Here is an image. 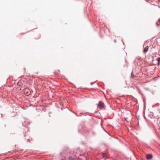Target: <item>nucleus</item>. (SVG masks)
<instances>
[{
	"label": "nucleus",
	"instance_id": "f257e3e1",
	"mask_svg": "<svg viewBox=\"0 0 160 160\" xmlns=\"http://www.w3.org/2000/svg\"><path fill=\"white\" fill-rule=\"evenodd\" d=\"M24 92L26 95H29L30 93V91L28 88H26L24 90Z\"/></svg>",
	"mask_w": 160,
	"mask_h": 160
},
{
	"label": "nucleus",
	"instance_id": "20e7f679",
	"mask_svg": "<svg viewBox=\"0 0 160 160\" xmlns=\"http://www.w3.org/2000/svg\"><path fill=\"white\" fill-rule=\"evenodd\" d=\"M152 158V156L151 154H148L147 156V158L148 159H151Z\"/></svg>",
	"mask_w": 160,
	"mask_h": 160
},
{
	"label": "nucleus",
	"instance_id": "7ed1b4c3",
	"mask_svg": "<svg viewBox=\"0 0 160 160\" xmlns=\"http://www.w3.org/2000/svg\"><path fill=\"white\" fill-rule=\"evenodd\" d=\"M148 49V46L144 48L143 50V52L145 53H146Z\"/></svg>",
	"mask_w": 160,
	"mask_h": 160
},
{
	"label": "nucleus",
	"instance_id": "39448f33",
	"mask_svg": "<svg viewBox=\"0 0 160 160\" xmlns=\"http://www.w3.org/2000/svg\"><path fill=\"white\" fill-rule=\"evenodd\" d=\"M157 25L159 26L160 25V19L158 20V22H157Z\"/></svg>",
	"mask_w": 160,
	"mask_h": 160
},
{
	"label": "nucleus",
	"instance_id": "423d86ee",
	"mask_svg": "<svg viewBox=\"0 0 160 160\" xmlns=\"http://www.w3.org/2000/svg\"><path fill=\"white\" fill-rule=\"evenodd\" d=\"M157 60L158 61V62H160V58H158L157 59Z\"/></svg>",
	"mask_w": 160,
	"mask_h": 160
},
{
	"label": "nucleus",
	"instance_id": "0eeeda50",
	"mask_svg": "<svg viewBox=\"0 0 160 160\" xmlns=\"http://www.w3.org/2000/svg\"><path fill=\"white\" fill-rule=\"evenodd\" d=\"M102 157L104 159H106L107 158V156H106L105 155H103Z\"/></svg>",
	"mask_w": 160,
	"mask_h": 160
},
{
	"label": "nucleus",
	"instance_id": "f03ea898",
	"mask_svg": "<svg viewBox=\"0 0 160 160\" xmlns=\"http://www.w3.org/2000/svg\"><path fill=\"white\" fill-rule=\"evenodd\" d=\"M98 107L102 109L104 107L103 103L102 101H99L98 104Z\"/></svg>",
	"mask_w": 160,
	"mask_h": 160
},
{
	"label": "nucleus",
	"instance_id": "6e6552de",
	"mask_svg": "<svg viewBox=\"0 0 160 160\" xmlns=\"http://www.w3.org/2000/svg\"><path fill=\"white\" fill-rule=\"evenodd\" d=\"M69 159H70V160H74L71 157H69Z\"/></svg>",
	"mask_w": 160,
	"mask_h": 160
}]
</instances>
